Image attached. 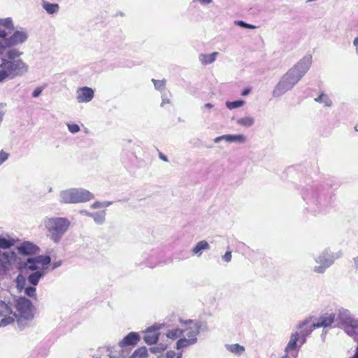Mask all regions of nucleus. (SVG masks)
I'll use <instances>...</instances> for the list:
<instances>
[{"mask_svg":"<svg viewBox=\"0 0 358 358\" xmlns=\"http://www.w3.org/2000/svg\"><path fill=\"white\" fill-rule=\"evenodd\" d=\"M24 294L30 297L36 296V288L35 286H27L24 287Z\"/></svg>","mask_w":358,"mask_h":358,"instance_id":"ea45409f","label":"nucleus"},{"mask_svg":"<svg viewBox=\"0 0 358 358\" xmlns=\"http://www.w3.org/2000/svg\"><path fill=\"white\" fill-rule=\"evenodd\" d=\"M352 358H358V347L356 349V352Z\"/></svg>","mask_w":358,"mask_h":358,"instance_id":"680f3d73","label":"nucleus"},{"mask_svg":"<svg viewBox=\"0 0 358 358\" xmlns=\"http://www.w3.org/2000/svg\"><path fill=\"white\" fill-rule=\"evenodd\" d=\"M182 334V330L180 329H175L167 332L166 336L171 339H176Z\"/></svg>","mask_w":358,"mask_h":358,"instance_id":"72a5a7b5","label":"nucleus"},{"mask_svg":"<svg viewBox=\"0 0 358 358\" xmlns=\"http://www.w3.org/2000/svg\"><path fill=\"white\" fill-rule=\"evenodd\" d=\"M47 236L55 243H59L68 231L71 222L66 217H52L44 222Z\"/></svg>","mask_w":358,"mask_h":358,"instance_id":"f03ea898","label":"nucleus"},{"mask_svg":"<svg viewBox=\"0 0 358 358\" xmlns=\"http://www.w3.org/2000/svg\"><path fill=\"white\" fill-rule=\"evenodd\" d=\"M162 101L161 103V106H163L165 103H169L170 102L169 99L164 94L162 95Z\"/></svg>","mask_w":358,"mask_h":358,"instance_id":"de8ad7c7","label":"nucleus"},{"mask_svg":"<svg viewBox=\"0 0 358 358\" xmlns=\"http://www.w3.org/2000/svg\"><path fill=\"white\" fill-rule=\"evenodd\" d=\"M94 96V90L88 87H80L76 90V100L78 103H88Z\"/></svg>","mask_w":358,"mask_h":358,"instance_id":"f8f14e48","label":"nucleus"},{"mask_svg":"<svg viewBox=\"0 0 358 358\" xmlns=\"http://www.w3.org/2000/svg\"><path fill=\"white\" fill-rule=\"evenodd\" d=\"M112 203H113L112 201H103V202H101L102 208L108 207V206H110Z\"/></svg>","mask_w":358,"mask_h":358,"instance_id":"5fc2aeb1","label":"nucleus"},{"mask_svg":"<svg viewBox=\"0 0 358 358\" xmlns=\"http://www.w3.org/2000/svg\"><path fill=\"white\" fill-rule=\"evenodd\" d=\"M159 327L152 326L147 329L144 336V341L148 345H152L157 343L159 339V333L157 331Z\"/></svg>","mask_w":358,"mask_h":358,"instance_id":"a211bd4d","label":"nucleus"},{"mask_svg":"<svg viewBox=\"0 0 358 358\" xmlns=\"http://www.w3.org/2000/svg\"><path fill=\"white\" fill-rule=\"evenodd\" d=\"M152 82L153 83L155 87L157 90L162 91L164 89V87H165V80H159L152 79Z\"/></svg>","mask_w":358,"mask_h":358,"instance_id":"58836bf2","label":"nucleus"},{"mask_svg":"<svg viewBox=\"0 0 358 358\" xmlns=\"http://www.w3.org/2000/svg\"><path fill=\"white\" fill-rule=\"evenodd\" d=\"M354 263L357 270H358V256L354 258Z\"/></svg>","mask_w":358,"mask_h":358,"instance_id":"4d7b16f0","label":"nucleus"},{"mask_svg":"<svg viewBox=\"0 0 358 358\" xmlns=\"http://www.w3.org/2000/svg\"><path fill=\"white\" fill-rule=\"evenodd\" d=\"M6 79H13L9 61L7 59H0V83Z\"/></svg>","mask_w":358,"mask_h":358,"instance_id":"dca6fc26","label":"nucleus"},{"mask_svg":"<svg viewBox=\"0 0 358 358\" xmlns=\"http://www.w3.org/2000/svg\"><path fill=\"white\" fill-rule=\"evenodd\" d=\"M316 327H314V323L310 324V320L306 319L303 322H299L296 325V329L301 330L299 333V336L301 337V341L303 342H306V337L308 336L314 329H316Z\"/></svg>","mask_w":358,"mask_h":358,"instance_id":"ddd939ff","label":"nucleus"},{"mask_svg":"<svg viewBox=\"0 0 358 358\" xmlns=\"http://www.w3.org/2000/svg\"><path fill=\"white\" fill-rule=\"evenodd\" d=\"M353 45L356 48V52H358V36L356 37L353 41Z\"/></svg>","mask_w":358,"mask_h":358,"instance_id":"864d4df0","label":"nucleus"},{"mask_svg":"<svg viewBox=\"0 0 358 358\" xmlns=\"http://www.w3.org/2000/svg\"><path fill=\"white\" fill-rule=\"evenodd\" d=\"M21 268H27L32 271H45V268H41L37 263L35 262L34 258H28L26 262L22 263L20 266Z\"/></svg>","mask_w":358,"mask_h":358,"instance_id":"4be33fe9","label":"nucleus"},{"mask_svg":"<svg viewBox=\"0 0 358 358\" xmlns=\"http://www.w3.org/2000/svg\"><path fill=\"white\" fill-rule=\"evenodd\" d=\"M69 131L72 134H76L80 131V127L77 124H67Z\"/></svg>","mask_w":358,"mask_h":358,"instance_id":"79ce46f5","label":"nucleus"},{"mask_svg":"<svg viewBox=\"0 0 358 358\" xmlns=\"http://www.w3.org/2000/svg\"><path fill=\"white\" fill-rule=\"evenodd\" d=\"M16 312L10 304L0 301V327H4L13 323L16 317Z\"/></svg>","mask_w":358,"mask_h":358,"instance_id":"6e6552de","label":"nucleus"},{"mask_svg":"<svg viewBox=\"0 0 358 358\" xmlns=\"http://www.w3.org/2000/svg\"><path fill=\"white\" fill-rule=\"evenodd\" d=\"M16 241L15 238L10 237L8 234H0V248L7 250L13 247Z\"/></svg>","mask_w":358,"mask_h":358,"instance_id":"412c9836","label":"nucleus"},{"mask_svg":"<svg viewBox=\"0 0 358 358\" xmlns=\"http://www.w3.org/2000/svg\"><path fill=\"white\" fill-rule=\"evenodd\" d=\"M140 337L137 333L130 332L122 340L120 341V345L122 347L127 345H134L139 341Z\"/></svg>","mask_w":358,"mask_h":358,"instance_id":"aec40b11","label":"nucleus"},{"mask_svg":"<svg viewBox=\"0 0 358 358\" xmlns=\"http://www.w3.org/2000/svg\"><path fill=\"white\" fill-rule=\"evenodd\" d=\"M338 257V255H334L329 250H325L317 258L315 262L318 264L313 268L314 272L317 273H323L327 268H329L336 259Z\"/></svg>","mask_w":358,"mask_h":358,"instance_id":"0eeeda50","label":"nucleus"},{"mask_svg":"<svg viewBox=\"0 0 358 358\" xmlns=\"http://www.w3.org/2000/svg\"><path fill=\"white\" fill-rule=\"evenodd\" d=\"M222 141H224L228 143H243L245 142V136L243 134H224L220 136H217L213 139L215 143H218Z\"/></svg>","mask_w":358,"mask_h":358,"instance_id":"2eb2a0df","label":"nucleus"},{"mask_svg":"<svg viewBox=\"0 0 358 358\" xmlns=\"http://www.w3.org/2000/svg\"><path fill=\"white\" fill-rule=\"evenodd\" d=\"M315 101L317 102L322 103L324 104L325 106L329 107L332 104L331 100L329 99V97L324 94H321L318 97L315 99Z\"/></svg>","mask_w":358,"mask_h":358,"instance_id":"2f4dec72","label":"nucleus"},{"mask_svg":"<svg viewBox=\"0 0 358 358\" xmlns=\"http://www.w3.org/2000/svg\"><path fill=\"white\" fill-rule=\"evenodd\" d=\"M213 107V104H211V103H206V104H204V106H203V108H206V109H208V110H209V109H210V108H212Z\"/></svg>","mask_w":358,"mask_h":358,"instance_id":"6e6d98bb","label":"nucleus"},{"mask_svg":"<svg viewBox=\"0 0 358 358\" xmlns=\"http://www.w3.org/2000/svg\"><path fill=\"white\" fill-rule=\"evenodd\" d=\"M92 209H97L102 208L101 202L96 201L91 205Z\"/></svg>","mask_w":358,"mask_h":358,"instance_id":"09e8293b","label":"nucleus"},{"mask_svg":"<svg viewBox=\"0 0 358 358\" xmlns=\"http://www.w3.org/2000/svg\"><path fill=\"white\" fill-rule=\"evenodd\" d=\"M210 249L208 243L206 241H201L196 243V245L192 249L194 254L200 256L203 250H208Z\"/></svg>","mask_w":358,"mask_h":358,"instance_id":"a878e982","label":"nucleus"},{"mask_svg":"<svg viewBox=\"0 0 358 358\" xmlns=\"http://www.w3.org/2000/svg\"><path fill=\"white\" fill-rule=\"evenodd\" d=\"M337 320L344 328L345 332L352 336L358 329V320L355 319L347 309H339Z\"/></svg>","mask_w":358,"mask_h":358,"instance_id":"423d86ee","label":"nucleus"},{"mask_svg":"<svg viewBox=\"0 0 358 358\" xmlns=\"http://www.w3.org/2000/svg\"><path fill=\"white\" fill-rule=\"evenodd\" d=\"M235 24L241 27H243V28L251 29H257L256 26L246 23L245 22H244L243 20L235 21Z\"/></svg>","mask_w":358,"mask_h":358,"instance_id":"a19ab883","label":"nucleus"},{"mask_svg":"<svg viewBox=\"0 0 358 358\" xmlns=\"http://www.w3.org/2000/svg\"><path fill=\"white\" fill-rule=\"evenodd\" d=\"M193 3H199L201 6H208L213 2V0H192Z\"/></svg>","mask_w":358,"mask_h":358,"instance_id":"c03bdc74","label":"nucleus"},{"mask_svg":"<svg viewBox=\"0 0 358 358\" xmlns=\"http://www.w3.org/2000/svg\"><path fill=\"white\" fill-rule=\"evenodd\" d=\"M33 258L36 263L41 266V268H45V269L51 262L50 257L48 255H39Z\"/></svg>","mask_w":358,"mask_h":358,"instance_id":"bb28decb","label":"nucleus"},{"mask_svg":"<svg viewBox=\"0 0 358 358\" xmlns=\"http://www.w3.org/2000/svg\"><path fill=\"white\" fill-rule=\"evenodd\" d=\"M45 274V271H36L29 275L27 280L31 285L36 286L38 285L40 279L43 277Z\"/></svg>","mask_w":358,"mask_h":358,"instance_id":"b1692460","label":"nucleus"},{"mask_svg":"<svg viewBox=\"0 0 358 358\" xmlns=\"http://www.w3.org/2000/svg\"><path fill=\"white\" fill-rule=\"evenodd\" d=\"M28 38V34L26 31H16L9 38H6L7 47L17 45L24 43Z\"/></svg>","mask_w":358,"mask_h":358,"instance_id":"9b49d317","label":"nucleus"},{"mask_svg":"<svg viewBox=\"0 0 358 358\" xmlns=\"http://www.w3.org/2000/svg\"><path fill=\"white\" fill-rule=\"evenodd\" d=\"M16 258L14 252L0 250V275L6 273L10 268Z\"/></svg>","mask_w":358,"mask_h":358,"instance_id":"1a4fd4ad","label":"nucleus"},{"mask_svg":"<svg viewBox=\"0 0 358 358\" xmlns=\"http://www.w3.org/2000/svg\"><path fill=\"white\" fill-rule=\"evenodd\" d=\"M150 350H151V352H152L154 353H156L157 352H158L157 351V348H156V347L151 348Z\"/></svg>","mask_w":358,"mask_h":358,"instance_id":"052dcab7","label":"nucleus"},{"mask_svg":"<svg viewBox=\"0 0 358 358\" xmlns=\"http://www.w3.org/2000/svg\"><path fill=\"white\" fill-rule=\"evenodd\" d=\"M87 216L92 217L96 224H101L105 221L106 212L105 210H102L92 213V214H87Z\"/></svg>","mask_w":358,"mask_h":358,"instance_id":"c85d7f7f","label":"nucleus"},{"mask_svg":"<svg viewBox=\"0 0 358 358\" xmlns=\"http://www.w3.org/2000/svg\"><path fill=\"white\" fill-rule=\"evenodd\" d=\"M0 25L7 29H13V24L10 17L0 19Z\"/></svg>","mask_w":358,"mask_h":358,"instance_id":"4c0bfd02","label":"nucleus"},{"mask_svg":"<svg viewBox=\"0 0 358 358\" xmlns=\"http://www.w3.org/2000/svg\"><path fill=\"white\" fill-rule=\"evenodd\" d=\"M7 34L5 30L0 29V53L7 47L6 43V36Z\"/></svg>","mask_w":358,"mask_h":358,"instance_id":"c9c22d12","label":"nucleus"},{"mask_svg":"<svg viewBox=\"0 0 358 358\" xmlns=\"http://www.w3.org/2000/svg\"><path fill=\"white\" fill-rule=\"evenodd\" d=\"M43 90V87H36L32 92V96L34 98L39 96Z\"/></svg>","mask_w":358,"mask_h":358,"instance_id":"49530a36","label":"nucleus"},{"mask_svg":"<svg viewBox=\"0 0 358 358\" xmlns=\"http://www.w3.org/2000/svg\"><path fill=\"white\" fill-rule=\"evenodd\" d=\"M41 6L48 14H55L59 9L57 3H50L45 0H42Z\"/></svg>","mask_w":358,"mask_h":358,"instance_id":"393cba45","label":"nucleus"},{"mask_svg":"<svg viewBox=\"0 0 358 358\" xmlns=\"http://www.w3.org/2000/svg\"><path fill=\"white\" fill-rule=\"evenodd\" d=\"M250 89L246 88L244 90H243V92H241V95L245 96L248 95L250 94Z\"/></svg>","mask_w":358,"mask_h":358,"instance_id":"603ef678","label":"nucleus"},{"mask_svg":"<svg viewBox=\"0 0 358 358\" xmlns=\"http://www.w3.org/2000/svg\"><path fill=\"white\" fill-rule=\"evenodd\" d=\"M8 153L4 152L3 150L0 151V165L8 159Z\"/></svg>","mask_w":358,"mask_h":358,"instance_id":"37998d69","label":"nucleus"},{"mask_svg":"<svg viewBox=\"0 0 358 358\" xmlns=\"http://www.w3.org/2000/svg\"><path fill=\"white\" fill-rule=\"evenodd\" d=\"M237 124L245 127H250L255 123V118L250 116H246L237 120Z\"/></svg>","mask_w":358,"mask_h":358,"instance_id":"c756f323","label":"nucleus"},{"mask_svg":"<svg viewBox=\"0 0 358 358\" xmlns=\"http://www.w3.org/2000/svg\"><path fill=\"white\" fill-rule=\"evenodd\" d=\"M8 61L13 78L22 76L28 72L29 66L22 59H17V60Z\"/></svg>","mask_w":358,"mask_h":358,"instance_id":"9d476101","label":"nucleus"},{"mask_svg":"<svg viewBox=\"0 0 358 358\" xmlns=\"http://www.w3.org/2000/svg\"><path fill=\"white\" fill-rule=\"evenodd\" d=\"M80 213L87 216V214H92V213H90L85 210H80Z\"/></svg>","mask_w":358,"mask_h":358,"instance_id":"13d9d810","label":"nucleus"},{"mask_svg":"<svg viewBox=\"0 0 358 358\" xmlns=\"http://www.w3.org/2000/svg\"><path fill=\"white\" fill-rule=\"evenodd\" d=\"M16 320L20 327L26 326L27 322L34 318L33 305L30 300L20 297L15 301Z\"/></svg>","mask_w":358,"mask_h":358,"instance_id":"39448f33","label":"nucleus"},{"mask_svg":"<svg viewBox=\"0 0 358 358\" xmlns=\"http://www.w3.org/2000/svg\"><path fill=\"white\" fill-rule=\"evenodd\" d=\"M231 252L230 251H227L225 254L222 257V259L225 262H229L231 260Z\"/></svg>","mask_w":358,"mask_h":358,"instance_id":"a18cd8bd","label":"nucleus"},{"mask_svg":"<svg viewBox=\"0 0 358 358\" xmlns=\"http://www.w3.org/2000/svg\"><path fill=\"white\" fill-rule=\"evenodd\" d=\"M312 64V55H306L285 73L275 86L272 94L278 98L291 90L309 70Z\"/></svg>","mask_w":358,"mask_h":358,"instance_id":"f257e3e1","label":"nucleus"},{"mask_svg":"<svg viewBox=\"0 0 358 358\" xmlns=\"http://www.w3.org/2000/svg\"><path fill=\"white\" fill-rule=\"evenodd\" d=\"M217 55V52H214L211 54H200L199 55V60L203 65L210 64L215 61Z\"/></svg>","mask_w":358,"mask_h":358,"instance_id":"5701e85b","label":"nucleus"},{"mask_svg":"<svg viewBox=\"0 0 358 358\" xmlns=\"http://www.w3.org/2000/svg\"><path fill=\"white\" fill-rule=\"evenodd\" d=\"M225 104L228 109L232 110L234 108L242 107L245 104V101L237 100L235 101H227Z\"/></svg>","mask_w":358,"mask_h":358,"instance_id":"473e14b6","label":"nucleus"},{"mask_svg":"<svg viewBox=\"0 0 358 358\" xmlns=\"http://www.w3.org/2000/svg\"><path fill=\"white\" fill-rule=\"evenodd\" d=\"M305 343L301 341V337L299 336L298 331L292 333L290 336L289 341L285 348V352L288 353L290 351L295 350L301 348Z\"/></svg>","mask_w":358,"mask_h":358,"instance_id":"4468645a","label":"nucleus"},{"mask_svg":"<svg viewBox=\"0 0 358 358\" xmlns=\"http://www.w3.org/2000/svg\"><path fill=\"white\" fill-rule=\"evenodd\" d=\"M94 197L92 193L83 188H71L62 191L59 201L63 203H83L90 201Z\"/></svg>","mask_w":358,"mask_h":358,"instance_id":"20e7f679","label":"nucleus"},{"mask_svg":"<svg viewBox=\"0 0 358 358\" xmlns=\"http://www.w3.org/2000/svg\"><path fill=\"white\" fill-rule=\"evenodd\" d=\"M182 324L187 327L182 329L184 337L180 338L176 343L178 350L193 345L197 342V336L199 334L201 324L199 322L192 320H180Z\"/></svg>","mask_w":358,"mask_h":358,"instance_id":"7ed1b4c3","label":"nucleus"},{"mask_svg":"<svg viewBox=\"0 0 358 358\" xmlns=\"http://www.w3.org/2000/svg\"><path fill=\"white\" fill-rule=\"evenodd\" d=\"M160 158H161L162 160L165 161V162H167V161H168L167 157H166V156H164V155H162V154L160 155Z\"/></svg>","mask_w":358,"mask_h":358,"instance_id":"bf43d9fd","label":"nucleus"},{"mask_svg":"<svg viewBox=\"0 0 358 358\" xmlns=\"http://www.w3.org/2000/svg\"><path fill=\"white\" fill-rule=\"evenodd\" d=\"M225 348H227V350L236 355H241L245 351V348L238 343L227 344L225 345Z\"/></svg>","mask_w":358,"mask_h":358,"instance_id":"cd10ccee","label":"nucleus"},{"mask_svg":"<svg viewBox=\"0 0 358 358\" xmlns=\"http://www.w3.org/2000/svg\"><path fill=\"white\" fill-rule=\"evenodd\" d=\"M148 350L145 347H141L136 350L130 358H145L148 355Z\"/></svg>","mask_w":358,"mask_h":358,"instance_id":"7c9ffc66","label":"nucleus"},{"mask_svg":"<svg viewBox=\"0 0 358 358\" xmlns=\"http://www.w3.org/2000/svg\"><path fill=\"white\" fill-rule=\"evenodd\" d=\"M62 264V261H57L52 264V269H55L58 267H59Z\"/></svg>","mask_w":358,"mask_h":358,"instance_id":"3c124183","label":"nucleus"},{"mask_svg":"<svg viewBox=\"0 0 358 358\" xmlns=\"http://www.w3.org/2000/svg\"><path fill=\"white\" fill-rule=\"evenodd\" d=\"M17 287L19 289H23L26 287V279L24 275L20 274L16 278Z\"/></svg>","mask_w":358,"mask_h":358,"instance_id":"e433bc0d","label":"nucleus"},{"mask_svg":"<svg viewBox=\"0 0 358 358\" xmlns=\"http://www.w3.org/2000/svg\"><path fill=\"white\" fill-rule=\"evenodd\" d=\"M22 53L19 52L18 50L15 49H12L8 51L7 52V57L8 60L13 61V60H17V59H19L18 57L22 55Z\"/></svg>","mask_w":358,"mask_h":358,"instance_id":"f704fd0d","label":"nucleus"},{"mask_svg":"<svg viewBox=\"0 0 358 358\" xmlns=\"http://www.w3.org/2000/svg\"><path fill=\"white\" fill-rule=\"evenodd\" d=\"M281 358H287V353L286 352V355L282 356Z\"/></svg>","mask_w":358,"mask_h":358,"instance_id":"e2e57ef3","label":"nucleus"},{"mask_svg":"<svg viewBox=\"0 0 358 358\" xmlns=\"http://www.w3.org/2000/svg\"><path fill=\"white\" fill-rule=\"evenodd\" d=\"M17 250L22 255H31L38 253L39 248L31 242L24 241L17 247Z\"/></svg>","mask_w":358,"mask_h":358,"instance_id":"f3484780","label":"nucleus"},{"mask_svg":"<svg viewBox=\"0 0 358 358\" xmlns=\"http://www.w3.org/2000/svg\"><path fill=\"white\" fill-rule=\"evenodd\" d=\"M334 314H329L321 316L318 319V321L314 323V327H316L317 328L329 327L334 322Z\"/></svg>","mask_w":358,"mask_h":358,"instance_id":"6ab92c4d","label":"nucleus"},{"mask_svg":"<svg viewBox=\"0 0 358 358\" xmlns=\"http://www.w3.org/2000/svg\"><path fill=\"white\" fill-rule=\"evenodd\" d=\"M176 358H182V354L178 355Z\"/></svg>","mask_w":358,"mask_h":358,"instance_id":"0e129e2a","label":"nucleus"},{"mask_svg":"<svg viewBox=\"0 0 358 358\" xmlns=\"http://www.w3.org/2000/svg\"><path fill=\"white\" fill-rule=\"evenodd\" d=\"M3 115H4V106L3 104H0V122L3 119Z\"/></svg>","mask_w":358,"mask_h":358,"instance_id":"8fccbe9b","label":"nucleus"}]
</instances>
